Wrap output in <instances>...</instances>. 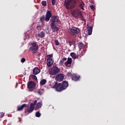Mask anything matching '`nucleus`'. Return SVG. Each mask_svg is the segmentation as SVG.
Instances as JSON below:
<instances>
[{"instance_id":"1","label":"nucleus","mask_w":125,"mask_h":125,"mask_svg":"<svg viewBox=\"0 0 125 125\" xmlns=\"http://www.w3.org/2000/svg\"><path fill=\"white\" fill-rule=\"evenodd\" d=\"M59 21L58 17L53 16L51 19L50 26L53 32H57L59 30V28L57 26V24Z\"/></svg>"},{"instance_id":"2","label":"nucleus","mask_w":125,"mask_h":125,"mask_svg":"<svg viewBox=\"0 0 125 125\" xmlns=\"http://www.w3.org/2000/svg\"><path fill=\"white\" fill-rule=\"evenodd\" d=\"M38 102V101L35 100L34 102V104L32 103L30 104V107H29V106L27 105L26 104H23L21 106L18 107V111H21L25 108V107H26V110L28 112V113H32L33 111H34V109H35V105L36 104H37V103Z\"/></svg>"},{"instance_id":"3","label":"nucleus","mask_w":125,"mask_h":125,"mask_svg":"<svg viewBox=\"0 0 125 125\" xmlns=\"http://www.w3.org/2000/svg\"><path fill=\"white\" fill-rule=\"evenodd\" d=\"M76 2V0H65L64 5L66 9H73L75 8Z\"/></svg>"},{"instance_id":"4","label":"nucleus","mask_w":125,"mask_h":125,"mask_svg":"<svg viewBox=\"0 0 125 125\" xmlns=\"http://www.w3.org/2000/svg\"><path fill=\"white\" fill-rule=\"evenodd\" d=\"M31 46L29 48V51L32 52V53H37L39 50V45L36 42H33L31 43Z\"/></svg>"},{"instance_id":"5","label":"nucleus","mask_w":125,"mask_h":125,"mask_svg":"<svg viewBox=\"0 0 125 125\" xmlns=\"http://www.w3.org/2000/svg\"><path fill=\"white\" fill-rule=\"evenodd\" d=\"M60 72V69L57 67L56 66H53L51 67L49 70V73L50 75L52 76H54V75H57Z\"/></svg>"},{"instance_id":"6","label":"nucleus","mask_w":125,"mask_h":125,"mask_svg":"<svg viewBox=\"0 0 125 125\" xmlns=\"http://www.w3.org/2000/svg\"><path fill=\"white\" fill-rule=\"evenodd\" d=\"M47 59V67H51L54 63V60H53V54L48 55Z\"/></svg>"},{"instance_id":"7","label":"nucleus","mask_w":125,"mask_h":125,"mask_svg":"<svg viewBox=\"0 0 125 125\" xmlns=\"http://www.w3.org/2000/svg\"><path fill=\"white\" fill-rule=\"evenodd\" d=\"M82 13L80 12L79 9L74 10L72 12V15L75 18H78L80 15H81Z\"/></svg>"},{"instance_id":"8","label":"nucleus","mask_w":125,"mask_h":125,"mask_svg":"<svg viewBox=\"0 0 125 125\" xmlns=\"http://www.w3.org/2000/svg\"><path fill=\"white\" fill-rule=\"evenodd\" d=\"M54 88L57 90V91H62L64 90L63 87H62V83H56L54 86Z\"/></svg>"},{"instance_id":"9","label":"nucleus","mask_w":125,"mask_h":125,"mask_svg":"<svg viewBox=\"0 0 125 125\" xmlns=\"http://www.w3.org/2000/svg\"><path fill=\"white\" fill-rule=\"evenodd\" d=\"M55 80L57 82H62L64 80V74L60 73L56 75Z\"/></svg>"},{"instance_id":"10","label":"nucleus","mask_w":125,"mask_h":125,"mask_svg":"<svg viewBox=\"0 0 125 125\" xmlns=\"http://www.w3.org/2000/svg\"><path fill=\"white\" fill-rule=\"evenodd\" d=\"M70 32L71 34L75 35V34H79L80 33V29L78 28L73 27L70 29Z\"/></svg>"},{"instance_id":"11","label":"nucleus","mask_w":125,"mask_h":125,"mask_svg":"<svg viewBox=\"0 0 125 125\" xmlns=\"http://www.w3.org/2000/svg\"><path fill=\"white\" fill-rule=\"evenodd\" d=\"M44 36H45V33L43 31H42L41 32L36 34V38L37 41H40V38L42 39V38H44Z\"/></svg>"},{"instance_id":"12","label":"nucleus","mask_w":125,"mask_h":125,"mask_svg":"<svg viewBox=\"0 0 125 125\" xmlns=\"http://www.w3.org/2000/svg\"><path fill=\"white\" fill-rule=\"evenodd\" d=\"M36 86V83L33 81H30L28 83L27 88L28 89H33Z\"/></svg>"},{"instance_id":"13","label":"nucleus","mask_w":125,"mask_h":125,"mask_svg":"<svg viewBox=\"0 0 125 125\" xmlns=\"http://www.w3.org/2000/svg\"><path fill=\"white\" fill-rule=\"evenodd\" d=\"M52 16V14H51V12L50 11H47L46 14V17L45 18V21H49L50 19V17Z\"/></svg>"},{"instance_id":"14","label":"nucleus","mask_w":125,"mask_h":125,"mask_svg":"<svg viewBox=\"0 0 125 125\" xmlns=\"http://www.w3.org/2000/svg\"><path fill=\"white\" fill-rule=\"evenodd\" d=\"M72 58H68L67 61L65 62L64 64L67 67H70V66H71V64H72Z\"/></svg>"},{"instance_id":"15","label":"nucleus","mask_w":125,"mask_h":125,"mask_svg":"<svg viewBox=\"0 0 125 125\" xmlns=\"http://www.w3.org/2000/svg\"><path fill=\"white\" fill-rule=\"evenodd\" d=\"M33 75H38V74L41 73V70L38 67H35L33 69Z\"/></svg>"},{"instance_id":"16","label":"nucleus","mask_w":125,"mask_h":125,"mask_svg":"<svg viewBox=\"0 0 125 125\" xmlns=\"http://www.w3.org/2000/svg\"><path fill=\"white\" fill-rule=\"evenodd\" d=\"M68 83L66 81H63V83L62 84V86L63 89H66L68 87Z\"/></svg>"},{"instance_id":"17","label":"nucleus","mask_w":125,"mask_h":125,"mask_svg":"<svg viewBox=\"0 0 125 125\" xmlns=\"http://www.w3.org/2000/svg\"><path fill=\"white\" fill-rule=\"evenodd\" d=\"M70 56H71L73 59H77V58H79V56L76 55L75 53H71Z\"/></svg>"},{"instance_id":"18","label":"nucleus","mask_w":125,"mask_h":125,"mask_svg":"<svg viewBox=\"0 0 125 125\" xmlns=\"http://www.w3.org/2000/svg\"><path fill=\"white\" fill-rule=\"evenodd\" d=\"M77 44L78 45L79 50H82V49H83V43L79 42L77 43Z\"/></svg>"},{"instance_id":"19","label":"nucleus","mask_w":125,"mask_h":125,"mask_svg":"<svg viewBox=\"0 0 125 125\" xmlns=\"http://www.w3.org/2000/svg\"><path fill=\"white\" fill-rule=\"evenodd\" d=\"M42 106V103H38L37 104L36 107H35V110H38V109H40L41 107Z\"/></svg>"},{"instance_id":"20","label":"nucleus","mask_w":125,"mask_h":125,"mask_svg":"<svg viewBox=\"0 0 125 125\" xmlns=\"http://www.w3.org/2000/svg\"><path fill=\"white\" fill-rule=\"evenodd\" d=\"M92 34V26H91L89 27V28L88 29V35L89 36H90Z\"/></svg>"},{"instance_id":"21","label":"nucleus","mask_w":125,"mask_h":125,"mask_svg":"<svg viewBox=\"0 0 125 125\" xmlns=\"http://www.w3.org/2000/svg\"><path fill=\"white\" fill-rule=\"evenodd\" d=\"M72 81H74V82H77V81H79L80 80V77L77 76H72Z\"/></svg>"},{"instance_id":"22","label":"nucleus","mask_w":125,"mask_h":125,"mask_svg":"<svg viewBox=\"0 0 125 125\" xmlns=\"http://www.w3.org/2000/svg\"><path fill=\"white\" fill-rule=\"evenodd\" d=\"M46 83V80L42 79L40 82V85H44Z\"/></svg>"},{"instance_id":"23","label":"nucleus","mask_w":125,"mask_h":125,"mask_svg":"<svg viewBox=\"0 0 125 125\" xmlns=\"http://www.w3.org/2000/svg\"><path fill=\"white\" fill-rule=\"evenodd\" d=\"M66 60H67V58H63L62 59L60 62V65L62 66V65H63V63H64V61H66Z\"/></svg>"},{"instance_id":"24","label":"nucleus","mask_w":125,"mask_h":125,"mask_svg":"<svg viewBox=\"0 0 125 125\" xmlns=\"http://www.w3.org/2000/svg\"><path fill=\"white\" fill-rule=\"evenodd\" d=\"M84 6V3L83 2H82L80 4V7L81 8V9H83V10H84V8L83 7Z\"/></svg>"},{"instance_id":"25","label":"nucleus","mask_w":125,"mask_h":125,"mask_svg":"<svg viewBox=\"0 0 125 125\" xmlns=\"http://www.w3.org/2000/svg\"><path fill=\"white\" fill-rule=\"evenodd\" d=\"M36 117H37L38 118H40V117H41V113H40V112L39 111L36 112Z\"/></svg>"},{"instance_id":"26","label":"nucleus","mask_w":125,"mask_h":125,"mask_svg":"<svg viewBox=\"0 0 125 125\" xmlns=\"http://www.w3.org/2000/svg\"><path fill=\"white\" fill-rule=\"evenodd\" d=\"M38 94H40V95H42V93H43V90H39L38 91Z\"/></svg>"},{"instance_id":"27","label":"nucleus","mask_w":125,"mask_h":125,"mask_svg":"<svg viewBox=\"0 0 125 125\" xmlns=\"http://www.w3.org/2000/svg\"><path fill=\"white\" fill-rule=\"evenodd\" d=\"M44 20H45V18H44V16H42L41 18H40V21H41V22H43V21H44Z\"/></svg>"},{"instance_id":"28","label":"nucleus","mask_w":125,"mask_h":125,"mask_svg":"<svg viewBox=\"0 0 125 125\" xmlns=\"http://www.w3.org/2000/svg\"><path fill=\"white\" fill-rule=\"evenodd\" d=\"M42 5H43V6H46V1H42Z\"/></svg>"},{"instance_id":"29","label":"nucleus","mask_w":125,"mask_h":125,"mask_svg":"<svg viewBox=\"0 0 125 125\" xmlns=\"http://www.w3.org/2000/svg\"><path fill=\"white\" fill-rule=\"evenodd\" d=\"M55 3H56V0H52V5H55Z\"/></svg>"},{"instance_id":"30","label":"nucleus","mask_w":125,"mask_h":125,"mask_svg":"<svg viewBox=\"0 0 125 125\" xmlns=\"http://www.w3.org/2000/svg\"><path fill=\"white\" fill-rule=\"evenodd\" d=\"M55 43L56 45H59V42L57 40H55Z\"/></svg>"},{"instance_id":"31","label":"nucleus","mask_w":125,"mask_h":125,"mask_svg":"<svg viewBox=\"0 0 125 125\" xmlns=\"http://www.w3.org/2000/svg\"><path fill=\"white\" fill-rule=\"evenodd\" d=\"M0 118H3V117L4 116V113H3V112L0 113Z\"/></svg>"},{"instance_id":"32","label":"nucleus","mask_w":125,"mask_h":125,"mask_svg":"<svg viewBox=\"0 0 125 125\" xmlns=\"http://www.w3.org/2000/svg\"><path fill=\"white\" fill-rule=\"evenodd\" d=\"M32 79H33V80H34V81H37V76H35V75H33L32 76Z\"/></svg>"},{"instance_id":"33","label":"nucleus","mask_w":125,"mask_h":125,"mask_svg":"<svg viewBox=\"0 0 125 125\" xmlns=\"http://www.w3.org/2000/svg\"><path fill=\"white\" fill-rule=\"evenodd\" d=\"M66 76L67 77H71V76H72V73H71V72L67 73L66 74Z\"/></svg>"},{"instance_id":"34","label":"nucleus","mask_w":125,"mask_h":125,"mask_svg":"<svg viewBox=\"0 0 125 125\" xmlns=\"http://www.w3.org/2000/svg\"><path fill=\"white\" fill-rule=\"evenodd\" d=\"M90 7L91 9H93V10H94L95 8H94V6H93V5H90Z\"/></svg>"},{"instance_id":"35","label":"nucleus","mask_w":125,"mask_h":125,"mask_svg":"<svg viewBox=\"0 0 125 125\" xmlns=\"http://www.w3.org/2000/svg\"><path fill=\"white\" fill-rule=\"evenodd\" d=\"M25 61H26V60L25 59V58H22L21 59V62L22 63H24V62H25Z\"/></svg>"}]
</instances>
